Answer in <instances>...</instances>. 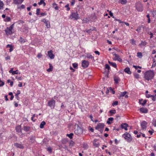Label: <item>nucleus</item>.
Here are the masks:
<instances>
[{
	"label": "nucleus",
	"instance_id": "nucleus-1",
	"mask_svg": "<svg viewBox=\"0 0 156 156\" xmlns=\"http://www.w3.org/2000/svg\"><path fill=\"white\" fill-rule=\"evenodd\" d=\"M154 73L153 71H148L144 73V78L148 81L152 80L154 76Z\"/></svg>",
	"mask_w": 156,
	"mask_h": 156
},
{
	"label": "nucleus",
	"instance_id": "nucleus-2",
	"mask_svg": "<svg viewBox=\"0 0 156 156\" xmlns=\"http://www.w3.org/2000/svg\"><path fill=\"white\" fill-rule=\"evenodd\" d=\"M14 25V23L11 25L10 27H7L5 30L6 35H11L13 34L12 30L13 29Z\"/></svg>",
	"mask_w": 156,
	"mask_h": 156
},
{
	"label": "nucleus",
	"instance_id": "nucleus-3",
	"mask_svg": "<svg viewBox=\"0 0 156 156\" xmlns=\"http://www.w3.org/2000/svg\"><path fill=\"white\" fill-rule=\"evenodd\" d=\"M122 137L129 142H130L132 140V137L130 134L127 132H126L124 133L122 135Z\"/></svg>",
	"mask_w": 156,
	"mask_h": 156
},
{
	"label": "nucleus",
	"instance_id": "nucleus-4",
	"mask_svg": "<svg viewBox=\"0 0 156 156\" xmlns=\"http://www.w3.org/2000/svg\"><path fill=\"white\" fill-rule=\"evenodd\" d=\"M55 101L54 99L50 100L48 102V105L51 108H54L55 106Z\"/></svg>",
	"mask_w": 156,
	"mask_h": 156
},
{
	"label": "nucleus",
	"instance_id": "nucleus-5",
	"mask_svg": "<svg viewBox=\"0 0 156 156\" xmlns=\"http://www.w3.org/2000/svg\"><path fill=\"white\" fill-rule=\"evenodd\" d=\"M74 132L76 135H79L82 133L83 130L80 127H77L76 129H75Z\"/></svg>",
	"mask_w": 156,
	"mask_h": 156
},
{
	"label": "nucleus",
	"instance_id": "nucleus-6",
	"mask_svg": "<svg viewBox=\"0 0 156 156\" xmlns=\"http://www.w3.org/2000/svg\"><path fill=\"white\" fill-rule=\"evenodd\" d=\"M70 16L71 18L74 19V20H76L80 18V17L78 16V15L77 12L72 13Z\"/></svg>",
	"mask_w": 156,
	"mask_h": 156
},
{
	"label": "nucleus",
	"instance_id": "nucleus-7",
	"mask_svg": "<svg viewBox=\"0 0 156 156\" xmlns=\"http://www.w3.org/2000/svg\"><path fill=\"white\" fill-rule=\"evenodd\" d=\"M105 126V124L103 123H99L95 127V129H103L104 127Z\"/></svg>",
	"mask_w": 156,
	"mask_h": 156
},
{
	"label": "nucleus",
	"instance_id": "nucleus-8",
	"mask_svg": "<svg viewBox=\"0 0 156 156\" xmlns=\"http://www.w3.org/2000/svg\"><path fill=\"white\" fill-rule=\"evenodd\" d=\"M14 146L17 148L20 149H23L24 147L23 144H19L17 143H16L14 144Z\"/></svg>",
	"mask_w": 156,
	"mask_h": 156
},
{
	"label": "nucleus",
	"instance_id": "nucleus-9",
	"mask_svg": "<svg viewBox=\"0 0 156 156\" xmlns=\"http://www.w3.org/2000/svg\"><path fill=\"white\" fill-rule=\"evenodd\" d=\"M89 62L87 61L84 60L82 61V66L84 68H86L88 67L89 65Z\"/></svg>",
	"mask_w": 156,
	"mask_h": 156
},
{
	"label": "nucleus",
	"instance_id": "nucleus-10",
	"mask_svg": "<svg viewBox=\"0 0 156 156\" xmlns=\"http://www.w3.org/2000/svg\"><path fill=\"white\" fill-rule=\"evenodd\" d=\"M48 57L51 59H53L54 58V55L52 53V50H50L48 52Z\"/></svg>",
	"mask_w": 156,
	"mask_h": 156
},
{
	"label": "nucleus",
	"instance_id": "nucleus-11",
	"mask_svg": "<svg viewBox=\"0 0 156 156\" xmlns=\"http://www.w3.org/2000/svg\"><path fill=\"white\" fill-rule=\"evenodd\" d=\"M115 56V58L113 59L114 60H118L119 62H122V59L120 58L119 56L116 54H114Z\"/></svg>",
	"mask_w": 156,
	"mask_h": 156
},
{
	"label": "nucleus",
	"instance_id": "nucleus-12",
	"mask_svg": "<svg viewBox=\"0 0 156 156\" xmlns=\"http://www.w3.org/2000/svg\"><path fill=\"white\" fill-rule=\"evenodd\" d=\"M147 124V122L144 121H143L141 123V126L142 128L143 129H146V125Z\"/></svg>",
	"mask_w": 156,
	"mask_h": 156
},
{
	"label": "nucleus",
	"instance_id": "nucleus-13",
	"mask_svg": "<svg viewBox=\"0 0 156 156\" xmlns=\"http://www.w3.org/2000/svg\"><path fill=\"white\" fill-rule=\"evenodd\" d=\"M23 0H13V3L15 4H20L23 2Z\"/></svg>",
	"mask_w": 156,
	"mask_h": 156
},
{
	"label": "nucleus",
	"instance_id": "nucleus-14",
	"mask_svg": "<svg viewBox=\"0 0 156 156\" xmlns=\"http://www.w3.org/2000/svg\"><path fill=\"white\" fill-rule=\"evenodd\" d=\"M115 83L118 84L120 80V78L117 76H115L114 78Z\"/></svg>",
	"mask_w": 156,
	"mask_h": 156
},
{
	"label": "nucleus",
	"instance_id": "nucleus-15",
	"mask_svg": "<svg viewBox=\"0 0 156 156\" xmlns=\"http://www.w3.org/2000/svg\"><path fill=\"white\" fill-rule=\"evenodd\" d=\"M121 127L122 129H124L126 130H127L128 129L127 127L128 126V125L126 123L122 124L121 125Z\"/></svg>",
	"mask_w": 156,
	"mask_h": 156
},
{
	"label": "nucleus",
	"instance_id": "nucleus-16",
	"mask_svg": "<svg viewBox=\"0 0 156 156\" xmlns=\"http://www.w3.org/2000/svg\"><path fill=\"white\" fill-rule=\"evenodd\" d=\"M136 9L139 11H142L143 10V7L140 4L139 6L137 5L136 7Z\"/></svg>",
	"mask_w": 156,
	"mask_h": 156
},
{
	"label": "nucleus",
	"instance_id": "nucleus-17",
	"mask_svg": "<svg viewBox=\"0 0 156 156\" xmlns=\"http://www.w3.org/2000/svg\"><path fill=\"white\" fill-rule=\"evenodd\" d=\"M113 120H114V118H112V117L109 118L108 119V120H107V121L106 122L108 125H110L112 123V122Z\"/></svg>",
	"mask_w": 156,
	"mask_h": 156
},
{
	"label": "nucleus",
	"instance_id": "nucleus-18",
	"mask_svg": "<svg viewBox=\"0 0 156 156\" xmlns=\"http://www.w3.org/2000/svg\"><path fill=\"white\" fill-rule=\"evenodd\" d=\"M140 111L143 113H147L148 112V110L146 108H142L140 109Z\"/></svg>",
	"mask_w": 156,
	"mask_h": 156
},
{
	"label": "nucleus",
	"instance_id": "nucleus-19",
	"mask_svg": "<svg viewBox=\"0 0 156 156\" xmlns=\"http://www.w3.org/2000/svg\"><path fill=\"white\" fill-rule=\"evenodd\" d=\"M124 71L129 74H130L132 73L130 71V69L129 67H126L124 69Z\"/></svg>",
	"mask_w": 156,
	"mask_h": 156
},
{
	"label": "nucleus",
	"instance_id": "nucleus-20",
	"mask_svg": "<svg viewBox=\"0 0 156 156\" xmlns=\"http://www.w3.org/2000/svg\"><path fill=\"white\" fill-rule=\"evenodd\" d=\"M35 137L34 136H31L30 137V142L31 143H34L35 141Z\"/></svg>",
	"mask_w": 156,
	"mask_h": 156
},
{
	"label": "nucleus",
	"instance_id": "nucleus-21",
	"mask_svg": "<svg viewBox=\"0 0 156 156\" xmlns=\"http://www.w3.org/2000/svg\"><path fill=\"white\" fill-rule=\"evenodd\" d=\"M147 102V101L146 100H145L144 101H143L142 99L139 100V103L143 106Z\"/></svg>",
	"mask_w": 156,
	"mask_h": 156
},
{
	"label": "nucleus",
	"instance_id": "nucleus-22",
	"mask_svg": "<svg viewBox=\"0 0 156 156\" xmlns=\"http://www.w3.org/2000/svg\"><path fill=\"white\" fill-rule=\"evenodd\" d=\"M16 131L18 132L21 131V127L20 126H17L16 128Z\"/></svg>",
	"mask_w": 156,
	"mask_h": 156
},
{
	"label": "nucleus",
	"instance_id": "nucleus-23",
	"mask_svg": "<svg viewBox=\"0 0 156 156\" xmlns=\"http://www.w3.org/2000/svg\"><path fill=\"white\" fill-rule=\"evenodd\" d=\"M108 63L114 67L116 68L117 67V65L115 63L111 62L109 61H108Z\"/></svg>",
	"mask_w": 156,
	"mask_h": 156
},
{
	"label": "nucleus",
	"instance_id": "nucleus-24",
	"mask_svg": "<svg viewBox=\"0 0 156 156\" xmlns=\"http://www.w3.org/2000/svg\"><path fill=\"white\" fill-rule=\"evenodd\" d=\"M49 68L47 70L48 72H50L52 71L53 70V66L51 63L49 64Z\"/></svg>",
	"mask_w": 156,
	"mask_h": 156
},
{
	"label": "nucleus",
	"instance_id": "nucleus-25",
	"mask_svg": "<svg viewBox=\"0 0 156 156\" xmlns=\"http://www.w3.org/2000/svg\"><path fill=\"white\" fill-rule=\"evenodd\" d=\"M127 93V92L126 91H124L121 93V94L120 96H119V98H120L121 97H124L126 94Z\"/></svg>",
	"mask_w": 156,
	"mask_h": 156
},
{
	"label": "nucleus",
	"instance_id": "nucleus-26",
	"mask_svg": "<svg viewBox=\"0 0 156 156\" xmlns=\"http://www.w3.org/2000/svg\"><path fill=\"white\" fill-rule=\"evenodd\" d=\"M20 90H18L17 91V93L15 95V96L16 98H17V99L18 100H19L20 98L18 96V95L20 94Z\"/></svg>",
	"mask_w": 156,
	"mask_h": 156
},
{
	"label": "nucleus",
	"instance_id": "nucleus-27",
	"mask_svg": "<svg viewBox=\"0 0 156 156\" xmlns=\"http://www.w3.org/2000/svg\"><path fill=\"white\" fill-rule=\"evenodd\" d=\"M46 124V123L44 121H42L41 122L40 124V128L42 129L44 128V126Z\"/></svg>",
	"mask_w": 156,
	"mask_h": 156
},
{
	"label": "nucleus",
	"instance_id": "nucleus-28",
	"mask_svg": "<svg viewBox=\"0 0 156 156\" xmlns=\"http://www.w3.org/2000/svg\"><path fill=\"white\" fill-rule=\"evenodd\" d=\"M119 2L122 4H125L127 3L126 0H119Z\"/></svg>",
	"mask_w": 156,
	"mask_h": 156
},
{
	"label": "nucleus",
	"instance_id": "nucleus-29",
	"mask_svg": "<svg viewBox=\"0 0 156 156\" xmlns=\"http://www.w3.org/2000/svg\"><path fill=\"white\" fill-rule=\"evenodd\" d=\"M19 41L21 43H22L25 42V40L24 39H23L22 37H20L19 40Z\"/></svg>",
	"mask_w": 156,
	"mask_h": 156
},
{
	"label": "nucleus",
	"instance_id": "nucleus-30",
	"mask_svg": "<svg viewBox=\"0 0 156 156\" xmlns=\"http://www.w3.org/2000/svg\"><path fill=\"white\" fill-rule=\"evenodd\" d=\"M147 44V43L146 42L142 41L141 43L139 44V45H140L141 46H145Z\"/></svg>",
	"mask_w": 156,
	"mask_h": 156
},
{
	"label": "nucleus",
	"instance_id": "nucleus-31",
	"mask_svg": "<svg viewBox=\"0 0 156 156\" xmlns=\"http://www.w3.org/2000/svg\"><path fill=\"white\" fill-rule=\"evenodd\" d=\"M137 56L139 58H141L142 56V54L141 52H138L137 54Z\"/></svg>",
	"mask_w": 156,
	"mask_h": 156
},
{
	"label": "nucleus",
	"instance_id": "nucleus-32",
	"mask_svg": "<svg viewBox=\"0 0 156 156\" xmlns=\"http://www.w3.org/2000/svg\"><path fill=\"white\" fill-rule=\"evenodd\" d=\"M4 3L3 2L0 0V9H2L3 8Z\"/></svg>",
	"mask_w": 156,
	"mask_h": 156
},
{
	"label": "nucleus",
	"instance_id": "nucleus-33",
	"mask_svg": "<svg viewBox=\"0 0 156 156\" xmlns=\"http://www.w3.org/2000/svg\"><path fill=\"white\" fill-rule=\"evenodd\" d=\"M45 24L47 28H50V25L49 21H47V22L46 23H45Z\"/></svg>",
	"mask_w": 156,
	"mask_h": 156
},
{
	"label": "nucleus",
	"instance_id": "nucleus-34",
	"mask_svg": "<svg viewBox=\"0 0 156 156\" xmlns=\"http://www.w3.org/2000/svg\"><path fill=\"white\" fill-rule=\"evenodd\" d=\"M30 129V127L27 126H24V130L26 131H29Z\"/></svg>",
	"mask_w": 156,
	"mask_h": 156
},
{
	"label": "nucleus",
	"instance_id": "nucleus-35",
	"mask_svg": "<svg viewBox=\"0 0 156 156\" xmlns=\"http://www.w3.org/2000/svg\"><path fill=\"white\" fill-rule=\"evenodd\" d=\"M73 133H70L69 134H66V136L69 137V138L71 139L73 138Z\"/></svg>",
	"mask_w": 156,
	"mask_h": 156
},
{
	"label": "nucleus",
	"instance_id": "nucleus-36",
	"mask_svg": "<svg viewBox=\"0 0 156 156\" xmlns=\"http://www.w3.org/2000/svg\"><path fill=\"white\" fill-rule=\"evenodd\" d=\"M109 112L111 113L110 115L112 116V114H115L116 113V110H110Z\"/></svg>",
	"mask_w": 156,
	"mask_h": 156
},
{
	"label": "nucleus",
	"instance_id": "nucleus-37",
	"mask_svg": "<svg viewBox=\"0 0 156 156\" xmlns=\"http://www.w3.org/2000/svg\"><path fill=\"white\" fill-rule=\"evenodd\" d=\"M86 57L89 59H92L94 58V57H93L90 54H87Z\"/></svg>",
	"mask_w": 156,
	"mask_h": 156
},
{
	"label": "nucleus",
	"instance_id": "nucleus-38",
	"mask_svg": "<svg viewBox=\"0 0 156 156\" xmlns=\"http://www.w3.org/2000/svg\"><path fill=\"white\" fill-rule=\"evenodd\" d=\"M152 124L155 127H156V119H154L152 121Z\"/></svg>",
	"mask_w": 156,
	"mask_h": 156
},
{
	"label": "nucleus",
	"instance_id": "nucleus-39",
	"mask_svg": "<svg viewBox=\"0 0 156 156\" xmlns=\"http://www.w3.org/2000/svg\"><path fill=\"white\" fill-rule=\"evenodd\" d=\"M134 75V77L137 79H139L140 77L139 75L137 73H135Z\"/></svg>",
	"mask_w": 156,
	"mask_h": 156
},
{
	"label": "nucleus",
	"instance_id": "nucleus-40",
	"mask_svg": "<svg viewBox=\"0 0 156 156\" xmlns=\"http://www.w3.org/2000/svg\"><path fill=\"white\" fill-rule=\"evenodd\" d=\"M73 66L75 69H77L78 66V64L76 63H73Z\"/></svg>",
	"mask_w": 156,
	"mask_h": 156
},
{
	"label": "nucleus",
	"instance_id": "nucleus-41",
	"mask_svg": "<svg viewBox=\"0 0 156 156\" xmlns=\"http://www.w3.org/2000/svg\"><path fill=\"white\" fill-rule=\"evenodd\" d=\"M25 8V6L23 5H21L20 6H19L17 8L19 9H24Z\"/></svg>",
	"mask_w": 156,
	"mask_h": 156
},
{
	"label": "nucleus",
	"instance_id": "nucleus-42",
	"mask_svg": "<svg viewBox=\"0 0 156 156\" xmlns=\"http://www.w3.org/2000/svg\"><path fill=\"white\" fill-rule=\"evenodd\" d=\"M11 20V18L10 17L7 16L5 20V21L6 22H9Z\"/></svg>",
	"mask_w": 156,
	"mask_h": 156
},
{
	"label": "nucleus",
	"instance_id": "nucleus-43",
	"mask_svg": "<svg viewBox=\"0 0 156 156\" xmlns=\"http://www.w3.org/2000/svg\"><path fill=\"white\" fill-rule=\"evenodd\" d=\"M47 151L50 153H51L52 151V150L51 147H48L47 149Z\"/></svg>",
	"mask_w": 156,
	"mask_h": 156
},
{
	"label": "nucleus",
	"instance_id": "nucleus-44",
	"mask_svg": "<svg viewBox=\"0 0 156 156\" xmlns=\"http://www.w3.org/2000/svg\"><path fill=\"white\" fill-rule=\"evenodd\" d=\"M133 67H134L135 68V69H137L138 68H139V69L141 68V67L140 66H135V65H133Z\"/></svg>",
	"mask_w": 156,
	"mask_h": 156
},
{
	"label": "nucleus",
	"instance_id": "nucleus-45",
	"mask_svg": "<svg viewBox=\"0 0 156 156\" xmlns=\"http://www.w3.org/2000/svg\"><path fill=\"white\" fill-rule=\"evenodd\" d=\"M118 104V101H114L113 102L112 104V105L114 106L115 105H117Z\"/></svg>",
	"mask_w": 156,
	"mask_h": 156
},
{
	"label": "nucleus",
	"instance_id": "nucleus-46",
	"mask_svg": "<svg viewBox=\"0 0 156 156\" xmlns=\"http://www.w3.org/2000/svg\"><path fill=\"white\" fill-rule=\"evenodd\" d=\"M116 117V119L118 121L120 119V116L118 115H117L115 116Z\"/></svg>",
	"mask_w": 156,
	"mask_h": 156
},
{
	"label": "nucleus",
	"instance_id": "nucleus-47",
	"mask_svg": "<svg viewBox=\"0 0 156 156\" xmlns=\"http://www.w3.org/2000/svg\"><path fill=\"white\" fill-rule=\"evenodd\" d=\"M109 90H110V91L111 92H112V93L114 94H115V91H114L113 89H112V88L111 87H110L109 88Z\"/></svg>",
	"mask_w": 156,
	"mask_h": 156
},
{
	"label": "nucleus",
	"instance_id": "nucleus-48",
	"mask_svg": "<svg viewBox=\"0 0 156 156\" xmlns=\"http://www.w3.org/2000/svg\"><path fill=\"white\" fill-rule=\"evenodd\" d=\"M105 68L106 69H108V70L110 69V68L109 65L108 64H106L105 65Z\"/></svg>",
	"mask_w": 156,
	"mask_h": 156
},
{
	"label": "nucleus",
	"instance_id": "nucleus-49",
	"mask_svg": "<svg viewBox=\"0 0 156 156\" xmlns=\"http://www.w3.org/2000/svg\"><path fill=\"white\" fill-rule=\"evenodd\" d=\"M18 73V71L17 70L13 71L12 72V74L14 75L15 74H17Z\"/></svg>",
	"mask_w": 156,
	"mask_h": 156
},
{
	"label": "nucleus",
	"instance_id": "nucleus-50",
	"mask_svg": "<svg viewBox=\"0 0 156 156\" xmlns=\"http://www.w3.org/2000/svg\"><path fill=\"white\" fill-rule=\"evenodd\" d=\"M42 56V55H41V53H39L38 54L37 57V58H40Z\"/></svg>",
	"mask_w": 156,
	"mask_h": 156
},
{
	"label": "nucleus",
	"instance_id": "nucleus-51",
	"mask_svg": "<svg viewBox=\"0 0 156 156\" xmlns=\"http://www.w3.org/2000/svg\"><path fill=\"white\" fill-rule=\"evenodd\" d=\"M146 96L147 98H148L150 97H152V95L151 94H147L146 95Z\"/></svg>",
	"mask_w": 156,
	"mask_h": 156
},
{
	"label": "nucleus",
	"instance_id": "nucleus-52",
	"mask_svg": "<svg viewBox=\"0 0 156 156\" xmlns=\"http://www.w3.org/2000/svg\"><path fill=\"white\" fill-rule=\"evenodd\" d=\"M154 62L153 63L152 66L155 67L156 66V63L155 62V61L154 60V59H153Z\"/></svg>",
	"mask_w": 156,
	"mask_h": 156
},
{
	"label": "nucleus",
	"instance_id": "nucleus-53",
	"mask_svg": "<svg viewBox=\"0 0 156 156\" xmlns=\"http://www.w3.org/2000/svg\"><path fill=\"white\" fill-rule=\"evenodd\" d=\"M44 2V1L43 0H41L38 4L39 5H41Z\"/></svg>",
	"mask_w": 156,
	"mask_h": 156
},
{
	"label": "nucleus",
	"instance_id": "nucleus-54",
	"mask_svg": "<svg viewBox=\"0 0 156 156\" xmlns=\"http://www.w3.org/2000/svg\"><path fill=\"white\" fill-rule=\"evenodd\" d=\"M39 11H40V9H37L36 11V14L37 15H39Z\"/></svg>",
	"mask_w": 156,
	"mask_h": 156
},
{
	"label": "nucleus",
	"instance_id": "nucleus-55",
	"mask_svg": "<svg viewBox=\"0 0 156 156\" xmlns=\"http://www.w3.org/2000/svg\"><path fill=\"white\" fill-rule=\"evenodd\" d=\"M148 34H149V35H150V36H151L150 37V38H152L153 34L151 32H150L149 33H148Z\"/></svg>",
	"mask_w": 156,
	"mask_h": 156
},
{
	"label": "nucleus",
	"instance_id": "nucleus-56",
	"mask_svg": "<svg viewBox=\"0 0 156 156\" xmlns=\"http://www.w3.org/2000/svg\"><path fill=\"white\" fill-rule=\"evenodd\" d=\"M152 100L154 101H155L156 100V98L154 97V96L152 95Z\"/></svg>",
	"mask_w": 156,
	"mask_h": 156
},
{
	"label": "nucleus",
	"instance_id": "nucleus-57",
	"mask_svg": "<svg viewBox=\"0 0 156 156\" xmlns=\"http://www.w3.org/2000/svg\"><path fill=\"white\" fill-rule=\"evenodd\" d=\"M109 15L111 16L112 17L114 18V16L113 15V14L112 12L111 11L109 12Z\"/></svg>",
	"mask_w": 156,
	"mask_h": 156
},
{
	"label": "nucleus",
	"instance_id": "nucleus-58",
	"mask_svg": "<svg viewBox=\"0 0 156 156\" xmlns=\"http://www.w3.org/2000/svg\"><path fill=\"white\" fill-rule=\"evenodd\" d=\"M42 22H43L45 24L46 23L47 21H46L45 19H43L41 20Z\"/></svg>",
	"mask_w": 156,
	"mask_h": 156
},
{
	"label": "nucleus",
	"instance_id": "nucleus-59",
	"mask_svg": "<svg viewBox=\"0 0 156 156\" xmlns=\"http://www.w3.org/2000/svg\"><path fill=\"white\" fill-rule=\"evenodd\" d=\"M61 107L62 108L64 109L65 108V106L63 103H62Z\"/></svg>",
	"mask_w": 156,
	"mask_h": 156
},
{
	"label": "nucleus",
	"instance_id": "nucleus-60",
	"mask_svg": "<svg viewBox=\"0 0 156 156\" xmlns=\"http://www.w3.org/2000/svg\"><path fill=\"white\" fill-rule=\"evenodd\" d=\"M13 50V48L12 46H11V47L10 48V49L9 50V51L10 52H11Z\"/></svg>",
	"mask_w": 156,
	"mask_h": 156
},
{
	"label": "nucleus",
	"instance_id": "nucleus-61",
	"mask_svg": "<svg viewBox=\"0 0 156 156\" xmlns=\"http://www.w3.org/2000/svg\"><path fill=\"white\" fill-rule=\"evenodd\" d=\"M152 147L154 148V150L156 151V145H152Z\"/></svg>",
	"mask_w": 156,
	"mask_h": 156
},
{
	"label": "nucleus",
	"instance_id": "nucleus-62",
	"mask_svg": "<svg viewBox=\"0 0 156 156\" xmlns=\"http://www.w3.org/2000/svg\"><path fill=\"white\" fill-rule=\"evenodd\" d=\"M154 130H152V131L149 130V131L148 132L151 135H152L153 133H154Z\"/></svg>",
	"mask_w": 156,
	"mask_h": 156
},
{
	"label": "nucleus",
	"instance_id": "nucleus-63",
	"mask_svg": "<svg viewBox=\"0 0 156 156\" xmlns=\"http://www.w3.org/2000/svg\"><path fill=\"white\" fill-rule=\"evenodd\" d=\"M4 83L3 81L2 82L0 83V87H2L4 85Z\"/></svg>",
	"mask_w": 156,
	"mask_h": 156
},
{
	"label": "nucleus",
	"instance_id": "nucleus-64",
	"mask_svg": "<svg viewBox=\"0 0 156 156\" xmlns=\"http://www.w3.org/2000/svg\"><path fill=\"white\" fill-rule=\"evenodd\" d=\"M18 86L19 87H21L22 86V83L21 82H20V83L18 85Z\"/></svg>",
	"mask_w": 156,
	"mask_h": 156
}]
</instances>
